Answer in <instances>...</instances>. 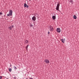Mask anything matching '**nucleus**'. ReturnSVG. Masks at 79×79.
Returning <instances> with one entry per match:
<instances>
[{
  "label": "nucleus",
  "instance_id": "nucleus-25",
  "mask_svg": "<svg viewBox=\"0 0 79 79\" xmlns=\"http://www.w3.org/2000/svg\"><path fill=\"white\" fill-rule=\"evenodd\" d=\"M30 79H33L32 78H30Z\"/></svg>",
  "mask_w": 79,
  "mask_h": 79
},
{
  "label": "nucleus",
  "instance_id": "nucleus-20",
  "mask_svg": "<svg viewBox=\"0 0 79 79\" xmlns=\"http://www.w3.org/2000/svg\"><path fill=\"white\" fill-rule=\"evenodd\" d=\"M2 79V76H0V79Z\"/></svg>",
  "mask_w": 79,
  "mask_h": 79
},
{
  "label": "nucleus",
  "instance_id": "nucleus-1",
  "mask_svg": "<svg viewBox=\"0 0 79 79\" xmlns=\"http://www.w3.org/2000/svg\"><path fill=\"white\" fill-rule=\"evenodd\" d=\"M60 4H59L58 3L57 4V6L56 7V10L57 11H59L61 12L60 10H59V7H60Z\"/></svg>",
  "mask_w": 79,
  "mask_h": 79
},
{
  "label": "nucleus",
  "instance_id": "nucleus-12",
  "mask_svg": "<svg viewBox=\"0 0 79 79\" xmlns=\"http://www.w3.org/2000/svg\"><path fill=\"white\" fill-rule=\"evenodd\" d=\"M61 41H62V42L63 43H64V40H63V39H61Z\"/></svg>",
  "mask_w": 79,
  "mask_h": 79
},
{
  "label": "nucleus",
  "instance_id": "nucleus-21",
  "mask_svg": "<svg viewBox=\"0 0 79 79\" xmlns=\"http://www.w3.org/2000/svg\"><path fill=\"white\" fill-rule=\"evenodd\" d=\"M12 27V28H13L14 27V26H13V25H12V27Z\"/></svg>",
  "mask_w": 79,
  "mask_h": 79
},
{
  "label": "nucleus",
  "instance_id": "nucleus-28",
  "mask_svg": "<svg viewBox=\"0 0 79 79\" xmlns=\"http://www.w3.org/2000/svg\"><path fill=\"white\" fill-rule=\"evenodd\" d=\"M62 14H63V13H62Z\"/></svg>",
  "mask_w": 79,
  "mask_h": 79
},
{
  "label": "nucleus",
  "instance_id": "nucleus-15",
  "mask_svg": "<svg viewBox=\"0 0 79 79\" xmlns=\"http://www.w3.org/2000/svg\"><path fill=\"white\" fill-rule=\"evenodd\" d=\"M70 3H73V0H71L70 1Z\"/></svg>",
  "mask_w": 79,
  "mask_h": 79
},
{
  "label": "nucleus",
  "instance_id": "nucleus-5",
  "mask_svg": "<svg viewBox=\"0 0 79 79\" xmlns=\"http://www.w3.org/2000/svg\"><path fill=\"white\" fill-rule=\"evenodd\" d=\"M54 15H55L52 16V19H53V20H55V19H56V14H55Z\"/></svg>",
  "mask_w": 79,
  "mask_h": 79
},
{
  "label": "nucleus",
  "instance_id": "nucleus-3",
  "mask_svg": "<svg viewBox=\"0 0 79 79\" xmlns=\"http://www.w3.org/2000/svg\"><path fill=\"white\" fill-rule=\"evenodd\" d=\"M49 28L50 29V31H52L54 30L53 28L51 25L49 26Z\"/></svg>",
  "mask_w": 79,
  "mask_h": 79
},
{
  "label": "nucleus",
  "instance_id": "nucleus-8",
  "mask_svg": "<svg viewBox=\"0 0 79 79\" xmlns=\"http://www.w3.org/2000/svg\"><path fill=\"white\" fill-rule=\"evenodd\" d=\"M56 31L57 32L60 33V32H61V30L60 29V28H57L56 29Z\"/></svg>",
  "mask_w": 79,
  "mask_h": 79
},
{
  "label": "nucleus",
  "instance_id": "nucleus-11",
  "mask_svg": "<svg viewBox=\"0 0 79 79\" xmlns=\"http://www.w3.org/2000/svg\"><path fill=\"white\" fill-rule=\"evenodd\" d=\"M8 29H9V30H12V28H11V26L9 27Z\"/></svg>",
  "mask_w": 79,
  "mask_h": 79
},
{
  "label": "nucleus",
  "instance_id": "nucleus-14",
  "mask_svg": "<svg viewBox=\"0 0 79 79\" xmlns=\"http://www.w3.org/2000/svg\"><path fill=\"white\" fill-rule=\"evenodd\" d=\"M28 47H29V44H28V45H27L26 47V48H28Z\"/></svg>",
  "mask_w": 79,
  "mask_h": 79
},
{
  "label": "nucleus",
  "instance_id": "nucleus-16",
  "mask_svg": "<svg viewBox=\"0 0 79 79\" xmlns=\"http://www.w3.org/2000/svg\"><path fill=\"white\" fill-rule=\"evenodd\" d=\"M3 15V13L0 12V15Z\"/></svg>",
  "mask_w": 79,
  "mask_h": 79
},
{
  "label": "nucleus",
  "instance_id": "nucleus-6",
  "mask_svg": "<svg viewBox=\"0 0 79 79\" xmlns=\"http://www.w3.org/2000/svg\"><path fill=\"white\" fill-rule=\"evenodd\" d=\"M32 19L33 20V21H34L36 20V17H35V16H34L32 17Z\"/></svg>",
  "mask_w": 79,
  "mask_h": 79
},
{
  "label": "nucleus",
  "instance_id": "nucleus-2",
  "mask_svg": "<svg viewBox=\"0 0 79 79\" xmlns=\"http://www.w3.org/2000/svg\"><path fill=\"white\" fill-rule=\"evenodd\" d=\"M13 10H9V14L10 15V16H12L13 15Z\"/></svg>",
  "mask_w": 79,
  "mask_h": 79
},
{
  "label": "nucleus",
  "instance_id": "nucleus-27",
  "mask_svg": "<svg viewBox=\"0 0 79 79\" xmlns=\"http://www.w3.org/2000/svg\"><path fill=\"white\" fill-rule=\"evenodd\" d=\"M29 0V1H31V0Z\"/></svg>",
  "mask_w": 79,
  "mask_h": 79
},
{
  "label": "nucleus",
  "instance_id": "nucleus-17",
  "mask_svg": "<svg viewBox=\"0 0 79 79\" xmlns=\"http://www.w3.org/2000/svg\"><path fill=\"white\" fill-rule=\"evenodd\" d=\"M30 26L31 27H33V25H32V24H30Z\"/></svg>",
  "mask_w": 79,
  "mask_h": 79
},
{
  "label": "nucleus",
  "instance_id": "nucleus-13",
  "mask_svg": "<svg viewBox=\"0 0 79 79\" xmlns=\"http://www.w3.org/2000/svg\"><path fill=\"white\" fill-rule=\"evenodd\" d=\"M12 70V69L11 68H10L9 69V71H10V72H11Z\"/></svg>",
  "mask_w": 79,
  "mask_h": 79
},
{
  "label": "nucleus",
  "instance_id": "nucleus-7",
  "mask_svg": "<svg viewBox=\"0 0 79 79\" xmlns=\"http://www.w3.org/2000/svg\"><path fill=\"white\" fill-rule=\"evenodd\" d=\"M44 61L45 63H47V64H48L49 63V62H50V61H49V60H44Z\"/></svg>",
  "mask_w": 79,
  "mask_h": 79
},
{
  "label": "nucleus",
  "instance_id": "nucleus-23",
  "mask_svg": "<svg viewBox=\"0 0 79 79\" xmlns=\"http://www.w3.org/2000/svg\"><path fill=\"white\" fill-rule=\"evenodd\" d=\"M14 79H16V77H14Z\"/></svg>",
  "mask_w": 79,
  "mask_h": 79
},
{
  "label": "nucleus",
  "instance_id": "nucleus-4",
  "mask_svg": "<svg viewBox=\"0 0 79 79\" xmlns=\"http://www.w3.org/2000/svg\"><path fill=\"white\" fill-rule=\"evenodd\" d=\"M27 7V8H29V6L27 5V4L25 3L24 4V7L26 8Z\"/></svg>",
  "mask_w": 79,
  "mask_h": 79
},
{
  "label": "nucleus",
  "instance_id": "nucleus-9",
  "mask_svg": "<svg viewBox=\"0 0 79 79\" xmlns=\"http://www.w3.org/2000/svg\"><path fill=\"white\" fill-rule=\"evenodd\" d=\"M28 43H29V41H28V40H26L25 41V44H28Z\"/></svg>",
  "mask_w": 79,
  "mask_h": 79
},
{
  "label": "nucleus",
  "instance_id": "nucleus-10",
  "mask_svg": "<svg viewBox=\"0 0 79 79\" xmlns=\"http://www.w3.org/2000/svg\"><path fill=\"white\" fill-rule=\"evenodd\" d=\"M73 18L75 19H77V17H76V16L74 15L73 16Z\"/></svg>",
  "mask_w": 79,
  "mask_h": 79
},
{
  "label": "nucleus",
  "instance_id": "nucleus-19",
  "mask_svg": "<svg viewBox=\"0 0 79 79\" xmlns=\"http://www.w3.org/2000/svg\"><path fill=\"white\" fill-rule=\"evenodd\" d=\"M7 16H10V14H7Z\"/></svg>",
  "mask_w": 79,
  "mask_h": 79
},
{
  "label": "nucleus",
  "instance_id": "nucleus-26",
  "mask_svg": "<svg viewBox=\"0 0 79 79\" xmlns=\"http://www.w3.org/2000/svg\"><path fill=\"white\" fill-rule=\"evenodd\" d=\"M10 66L11 67V64H10Z\"/></svg>",
  "mask_w": 79,
  "mask_h": 79
},
{
  "label": "nucleus",
  "instance_id": "nucleus-24",
  "mask_svg": "<svg viewBox=\"0 0 79 79\" xmlns=\"http://www.w3.org/2000/svg\"><path fill=\"white\" fill-rule=\"evenodd\" d=\"M26 50H27V48H26Z\"/></svg>",
  "mask_w": 79,
  "mask_h": 79
},
{
  "label": "nucleus",
  "instance_id": "nucleus-18",
  "mask_svg": "<svg viewBox=\"0 0 79 79\" xmlns=\"http://www.w3.org/2000/svg\"><path fill=\"white\" fill-rule=\"evenodd\" d=\"M14 67H15V69H17V68H16V67H15V66Z\"/></svg>",
  "mask_w": 79,
  "mask_h": 79
},
{
  "label": "nucleus",
  "instance_id": "nucleus-22",
  "mask_svg": "<svg viewBox=\"0 0 79 79\" xmlns=\"http://www.w3.org/2000/svg\"><path fill=\"white\" fill-rule=\"evenodd\" d=\"M50 34V32L48 31V34Z\"/></svg>",
  "mask_w": 79,
  "mask_h": 79
}]
</instances>
